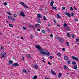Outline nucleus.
Segmentation results:
<instances>
[{
  "mask_svg": "<svg viewBox=\"0 0 79 79\" xmlns=\"http://www.w3.org/2000/svg\"><path fill=\"white\" fill-rule=\"evenodd\" d=\"M21 39L22 40H24V38L23 37H21Z\"/></svg>",
  "mask_w": 79,
  "mask_h": 79,
  "instance_id": "obj_62",
  "label": "nucleus"
},
{
  "mask_svg": "<svg viewBox=\"0 0 79 79\" xmlns=\"http://www.w3.org/2000/svg\"><path fill=\"white\" fill-rule=\"evenodd\" d=\"M48 64H49V65H52V64H51V63H50V62H48Z\"/></svg>",
  "mask_w": 79,
  "mask_h": 79,
  "instance_id": "obj_52",
  "label": "nucleus"
},
{
  "mask_svg": "<svg viewBox=\"0 0 79 79\" xmlns=\"http://www.w3.org/2000/svg\"><path fill=\"white\" fill-rule=\"evenodd\" d=\"M70 9L72 11H73L74 10V9L73 8V7H70Z\"/></svg>",
  "mask_w": 79,
  "mask_h": 79,
  "instance_id": "obj_33",
  "label": "nucleus"
},
{
  "mask_svg": "<svg viewBox=\"0 0 79 79\" xmlns=\"http://www.w3.org/2000/svg\"><path fill=\"white\" fill-rule=\"evenodd\" d=\"M44 79H49V78L48 77H45Z\"/></svg>",
  "mask_w": 79,
  "mask_h": 79,
  "instance_id": "obj_61",
  "label": "nucleus"
},
{
  "mask_svg": "<svg viewBox=\"0 0 79 79\" xmlns=\"http://www.w3.org/2000/svg\"><path fill=\"white\" fill-rule=\"evenodd\" d=\"M29 27H31V28H34V25L30 24L29 25Z\"/></svg>",
  "mask_w": 79,
  "mask_h": 79,
  "instance_id": "obj_16",
  "label": "nucleus"
},
{
  "mask_svg": "<svg viewBox=\"0 0 79 79\" xmlns=\"http://www.w3.org/2000/svg\"><path fill=\"white\" fill-rule=\"evenodd\" d=\"M62 50H63V51H65V48H63Z\"/></svg>",
  "mask_w": 79,
  "mask_h": 79,
  "instance_id": "obj_57",
  "label": "nucleus"
},
{
  "mask_svg": "<svg viewBox=\"0 0 79 79\" xmlns=\"http://www.w3.org/2000/svg\"><path fill=\"white\" fill-rule=\"evenodd\" d=\"M72 58L73 60H75L76 61H79V59L77 57H75L74 56H72Z\"/></svg>",
  "mask_w": 79,
  "mask_h": 79,
  "instance_id": "obj_4",
  "label": "nucleus"
},
{
  "mask_svg": "<svg viewBox=\"0 0 79 79\" xmlns=\"http://www.w3.org/2000/svg\"><path fill=\"white\" fill-rule=\"evenodd\" d=\"M37 31H39V32H40V29H37Z\"/></svg>",
  "mask_w": 79,
  "mask_h": 79,
  "instance_id": "obj_54",
  "label": "nucleus"
},
{
  "mask_svg": "<svg viewBox=\"0 0 79 79\" xmlns=\"http://www.w3.org/2000/svg\"><path fill=\"white\" fill-rule=\"evenodd\" d=\"M67 63L68 64H70L71 63L70 60H68L67 61Z\"/></svg>",
  "mask_w": 79,
  "mask_h": 79,
  "instance_id": "obj_25",
  "label": "nucleus"
},
{
  "mask_svg": "<svg viewBox=\"0 0 79 79\" xmlns=\"http://www.w3.org/2000/svg\"><path fill=\"white\" fill-rule=\"evenodd\" d=\"M75 20L76 21H78V19H75Z\"/></svg>",
  "mask_w": 79,
  "mask_h": 79,
  "instance_id": "obj_56",
  "label": "nucleus"
},
{
  "mask_svg": "<svg viewBox=\"0 0 79 79\" xmlns=\"http://www.w3.org/2000/svg\"><path fill=\"white\" fill-rule=\"evenodd\" d=\"M40 26V25L39 24H36V27H39Z\"/></svg>",
  "mask_w": 79,
  "mask_h": 79,
  "instance_id": "obj_20",
  "label": "nucleus"
},
{
  "mask_svg": "<svg viewBox=\"0 0 79 79\" xmlns=\"http://www.w3.org/2000/svg\"><path fill=\"white\" fill-rule=\"evenodd\" d=\"M77 65L76 64L75 66L73 67V69H77Z\"/></svg>",
  "mask_w": 79,
  "mask_h": 79,
  "instance_id": "obj_18",
  "label": "nucleus"
},
{
  "mask_svg": "<svg viewBox=\"0 0 79 79\" xmlns=\"http://www.w3.org/2000/svg\"><path fill=\"white\" fill-rule=\"evenodd\" d=\"M72 63L73 65H75V64H76V62H75L74 61H73Z\"/></svg>",
  "mask_w": 79,
  "mask_h": 79,
  "instance_id": "obj_15",
  "label": "nucleus"
},
{
  "mask_svg": "<svg viewBox=\"0 0 79 79\" xmlns=\"http://www.w3.org/2000/svg\"><path fill=\"white\" fill-rule=\"evenodd\" d=\"M4 5H5V6L7 5V3L6 2H5L4 4Z\"/></svg>",
  "mask_w": 79,
  "mask_h": 79,
  "instance_id": "obj_47",
  "label": "nucleus"
},
{
  "mask_svg": "<svg viewBox=\"0 0 79 79\" xmlns=\"http://www.w3.org/2000/svg\"><path fill=\"white\" fill-rule=\"evenodd\" d=\"M57 18H58V19H59V18H60V16L58 14H57Z\"/></svg>",
  "mask_w": 79,
  "mask_h": 79,
  "instance_id": "obj_38",
  "label": "nucleus"
},
{
  "mask_svg": "<svg viewBox=\"0 0 79 79\" xmlns=\"http://www.w3.org/2000/svg\"><path fill=\"white\" fill-rule=\"evenodd\" d=\"M7 13L8 15H11V14L10 13V12H7Z\"/></svg>",
  "mask_w": 79,
  "mask_h": 79,
  "instance_id": "obj_32",
  "label": "nucleus"
},
{
  "mask_svg": "<svg viewBox=\"0 0 79 79\" xmlns=\"http://www.w3.org/2000/svg\"><path fill=\"white\" fill-rule=\"evenodd\" d=\"M47 31H48V32H50V30L49 29H48L47 30Z\"/></svg>",
  "mask_w": 79,
  "mask_h": 79,
  "instance_id": "obj_60",
  "label": "nucleus"
},
{
  "mask_svg": "<svg viewBox=\"0 0 79 79\" xmlns=\"http://www.w3.org/2000/svg\"><path fill=\"white\" fill-rule=\"evenodd\" d=\"M71 36L72 38H74V37H75V36H74V35L73 34H71Z\"/></svg>",
  "mask_w": 79,
  "mask_h": 79,
  "instance_id": "obj_34",
  "label": "nucleus"
},
{
  "mask_svg": "<svg viewBox=\"0 0 79 79\" xmlns=\"http://www.w3.org/2000/svg\"><path fill=\"white\" fill-rule=\"evenodd\" d=\"M53 21H54V22L55 23H56V22L55 21V20H53Z\"/></svg>",
  "mask_w": 79,
  "mask_h": 79,
  "instance_id": "obj_63",
  "label": "nucleus"
},
{
  "mask_svg": "<svg viewBox=\"0 0 79 79\" xmlns=\"http://www.w3.org/2000/svg\"><path fill=\"white\" fill-rule=\"evenodd\" d=\"M57 26H58V27H60V26L59 25H57Z\"/></svg>",
  "mask_w": 79,
  "mask_h": 79,
  "instance_id": "obj_64",
  "label": "nucleus"
},
{
  "mask_svg": "<svg viewBox=\"0 0 79 79\" xmlns=\"http://www.w3.org/2000/svg\"><path fill=\"white\" fill-rule=\"evenodd\" d=\"M37 22L38 23H40V19H37Z\"/></svg>",
  "mask_w": 79,
  "mask_h": 79,
  "instance_id": "obj_21",
  "label": "nucleus"
},
{
  "mask_svg": "<svg viewBox=\"0 0 79 79\" xmlns=\"http://www.w3.org/2000/svg\"><path fill=\"white\" fill-rule=\"evenodd\" d=\"M6 53L4 52H2L1 53V56L2 58H6Z\"/></svg>",
  "mask_w": 79,
  "mask_h": 79,
  "instance_id": "obj_2",
  "label": "nucleus"
},
{
  "mask_svg": "<svg viewBox=\"0 0 79 79\" xmlns=\"http://www.w3.org/2000/svg\"><path fill=\"white\" fill-rule=\"evenodd\" d=\"M50 36L51 37H53V35L52 34H51L50 35Z\"/></svg>",
  "mask_w": 79,
  "mask_h": 79,
  "instance_id": "obj_53",
  "label": "nucleus"
},
{
  "mask_svg": "<svg viewBox=\"0 0 79 79\" xmlns=\"http://www.w3.org/2000/svg\"><path fill=\"white\" fill-rule=\"evenodd\" d=\"M65 7H63L62 8V9L63 10H65Z\"/></svg>",
  "mask_w": 79,
  "mask_h": 79,
  "instance_id": "obj_50",
  "label": "nucleus"
},
{
  "mask_svg": "<svg viewBox=\"0 0 79 79\" xmlns=\"http://www.w3.org/2000/svg\"><path fill=\"white\" fill-rule=\"evenodd\" d=\"M53 75H54V76H56V73H52Z\"/></svg>",
  "mask_w": 79,
  "mask_h": 79,
  "instance_id": "obj_49",
  "label": "nucleus"
},
{
  "mask_svg": "<svg viewBox=\"0 0 79 79\" xmlns=\"http://www.w3.org/2000/svg\"><path fill=\"white\" fill-rule=\"evenodd\" d=\"M27 58H31V56L29 54H28L27 55Z\"/></svg>",
  "mask_w": 79,
  "mask_h": 79,
  "instance_id": "obj_24",
  "label": "nucleus"
},
{
  "mask_svg": "<svg viewBox=\"0 0 79 79\" xmlns=\"http://www.w3.org/2000/svg\"><path fill=\"white\" fill-rule=\"evenodd\" d=\"M23 73H26V70H25V69H24L23 70Z\"/></svg>",
  "mask_w": 79,
  "mask_h": 79,
  "instance_id": "obj_41",
  "label": "nucleus"
},
{
  "mask_svg": "<svg viewBox=\"0 0 79 79\" xmlns=\"http://www.w3.org/2000/svg\"><path fill=\"white\" fill-rule=\"evenodd\" d=\"M20 4L22 5V6H24L26 8H29V6H27L24 3H23V2H20Z\"/></svg>",
  "mask_w": 79,
  "mask_h": 79,
  "instance_id": "obj_3",
  "label": "nucleus"
},
{
  "mask_svg": "<svg viewBox=\"0 0 79 79\" xmlns=\"http://www.w3.org/2000/svg\"><path fill=\"white\" fill-rule=\"evenodd\" d=\"M52 8L53 9V10H57V9H56V8L55 7H54L53 6H52Z\"/></svg>",
  "mask_w": 79,
  "mask_h": 79,
  "instance_id": "obj_17",
  "label": "nucleus"
},
{
  "mask_svg": "<svg viewBox=\"0 0 79 79\" xmlns=\"http://www.w3.org/2000/svg\"><path fill=\"white\" fill-rule=\"evenodd\" d=\"M67 26H68V25H67V24L64 23V26L65 27H67Z\"/></svg>",
  "mask_w": 79,
  "mask_h": 79,
  "instance_id": "obj_26",
  "label": "nucleus"
},
{
  "mask_svg": "<svg viewBox=\"0 0 79 79\" xmlns=\"http://www.w3.org/2000/svg\"><path fill=\"white\" fill-rule=\"evenodd\" d=\"M76 42H79V39H77L76 40Z\"/></svg>",
  "mask_w": 79,
  "mask_h": 79,
  "instance_id": "obj_44",
  "label": "nucleus"
},
{
  "mask_svg": "<svg viewBox=\"0 0 79 79\" xmlns=\"http://www.w3.org/2000/svg\"><path fill=\"white\" fill-rule=\"evenodd\" d=\"M59 41L60 42H64V40L62 39H61L59 40Z\"/></svg>",
  "mask_w": 79,
  "mask_h": 79,
  "instance_id": "obj_22",
  "label": "nucleus"
},
{
  "mask_svg": "<svg viewBox=\"0 0 79 79\" xmlns=\"http://www.w3.org/2000/svg\"><path fill=\"white\" fill-rule=\"evenodd\" d=\"M57 55L59 56H61V54H60V53H58Z\"/></svg>",
  "mask_w": 79,
  "mask_h": 79,
  "instance_id": "obj_31",
  "label": "nucleus"
},
{
  "mask_svg": "<svg viewBox=\"0 0 79 79\" xmlns=\"http://www.w3.org/2000/svg\"><path fill=\"white\" fill-rule=\"evenodd\" d=\"M54 3V2L53 1H52L51 2L50 5L51 6H53V4Z\"/></svg>",
  "mask_w": 79,
  "mask_h": 79,
  "instance_id": "obj_14",
  "label": "nucleus"
},
{
  "mask_svg": "<svg viewBox=\"0 0 79 79\" xmlns=\"http://www.w3.org/2000/svg\"><path fill=\"white\" fill-rule=\"evenodd\" d=\"M37 17L39 18H42V15L40 14H37Z\"/></svg>",
  "mask_w": 79,
  "mask_h": 79,
  "instance_id": "obj_6",
  "label": "nucleus"
},
{
  "mask_svg": "<svg viewBox=\"0 0 79 79\" xmlns=\"http://www.w3.org/2000/svg\"><path fill=\"white\" fill-rule=\"evenodd\" d=\"M1 50H5V48H4V47L3 46H2L1 48Z\"/></svg>",
  "mask_w": 79,
  "mask_h": 79,
  "instance_id": "obj_30",
  "label": "nucleus"
},
{
  "mask_svg": "<svg viewBox=\"0 0 79 79\" xmlns=\"http://www.w3.org/2000/svg\"><path fill=\"white\" fill-rule=\"evenodd\" d=\"M48 26H52V24L49 23L48 24Z\"/></svg>",
  "mask_w": 79,
  "mask_h": 79,
  "instance_id": "obj_43",
  "label": "nucleus"
},
{
  "mask_svg": "<svg viewBox=\"0 0 79 79\" xmlns=\"http://www.w3.org/2000/svg\"><path fill=\"white\" fill-rule=\"evenodd\" d=\"M33 66L36 69H37L38 68V66H37V65H34Z\"/></svg>",
  "mask_w": 79,
  "mask_h": 79,
  "instance_id": "obj_19",
  "label": "nucleus"
},
{
  "mask_svg": "<svg viewBox=\"0 0 79 79\" xmlns=\"http://www.w3.org/2000/svg\"><path fill=\"white\" fill-rule=\"evenodd\" d=\"M20 15L23 17H25V14H24V13L23 12H22L20 13Z\"/></svg>",
  "mask_w": 79,
  "mask_h": 79,
  "instance_id": "obj_5",
  "label": "nucleus"
},
{
  "mask_svg": "<svg viewBox=\"0 0 79 79\" xmlns=\"http://www.w3.org/2000/svg\"><path fill=\"white\" fill-rule=\"evenodd\" d=\"M67 35L68 37H70V34L69 33H67Z\"/></svg>",
  "mask_w": 79,
  "mask_h": 79,
  "instance_id": "obj_37",
  "label": "nucleus"
},
{
  "mask_svg": "<svg viewBox=\"0 0 79 79\" xmlns=\"http://www.w3.org/2000/svg\"><path fill=\"white\" fill-rule=\"evenodd\" d=\"M61 75H62V74L61 73H59L58 75V78H60V77H61Z\"/></svg>",
  "mask_w": 79,
  "mask_h": 79,
  "instance_id": "obj_11",
  "label": "nucleus"
},
{
  "mask_svg": "<svg viewBox=\"0 0 79 79\" xmlns=\"http://www.w3.org/2000/svg\"><path fill=\"white\" fill-rule=\"evenodd\" d=\"M42 32L43 33H45V30H42Z\"/></svg>",
  "mask_w": 79,
  "mask_h": 79,
  "instance_id": "obj_35",
  "label": "nucleus"
},
{
  "mask_svg": "<svg viewBox=\"0 0 79 79\" xmlns=\"http://www.w3.org/2000/svg\"><path fill=\"white\" fill-rule=\"evenodd\" d=\"M12 17H11V16H8V18H9V19H11L12 18Z\"/></svg>",
  "mask_w": 79,
  "mask_h": 79,
  "instance_id": "obj_39",
  "label": "nucleus"
},
{
  "mask_svg": "<svg viewBox=\"0 0 79 79\" xmlns=\"http://www.w3.org/2000/svg\"><path fill=\"white\" fill-rule=\"evenodd\" d=\"M65 15H67L68 16V17H71V15L69 13H68V12H66L64 13Z\"/></svg>",
  "mask_w": 79,
  "mask_h": 79,
  "instance_id": "obj_7",
  "label": "nucleus"
},
{
  "mask_svg": "<svg viewBox=\"0 0 79 79\" xmlns=\"http://www.w3.org/2000/svg\"><path fill=\"white\" fill-rule=\"evenodd\" d=\"M23 28L24 30H26V28L25 27H23Z\"/></svg>",
  "mask_w": 79,
  "mask_h": 79,
  "instance_id": "obj_51",
  "label": "nucleus"
},
{
  "mask_svg": "<svg viewBox=\"0 0 79 79\" xmlns=\"http://www.w3.org/2000/svg\"><path fill=\"white\" fill-rule=\"evenodd\" d=\"M46 52H47V53L45 52L44 55H47V56H49L50 55V52H48V51H47Z\"/></svg>",
  "mask_w": 79,
  "mask_h": 79,
  "instance_id": "obj_9",
  "label": "nucleus"
},
{
  "mask_svg": "<svg viewBox=\"0 0 79 79\" xmlns=\"http://www.w3.org/2000/svg\"><path fill=\"white\" fill-rule=\"evenodd\" d=\"M19 64L18 63H15L14 64H12V66L13 67H14V66H18Z\"/></svg>",
  "mask_w": 79,
  "mask_h": 79,
  "instance_id": "obj_8",
  "label": "nucleus"
},
{
  "mask_svg": "<svg viewBox=\"0 0 79 79\" xmlns=\"http://www.w3.org/2000/svg\"><path fill=\"white\" fill-rule=\"evenodd\" d=\"M9 26H10V27H13V25L11 24H9Z\"/></svg>",
  "mask_w": 79,
  "mask_h": 79,
  "instance_id": "obj_28",
  "label": "nucleus"
},
{
  "mask_svg": "<svg viewBox=\"0 0 79 79\" xmlns=\"http://www.w3.org/2000/svg\"><path fill=\"white\" fill-rule=\"evenodd\" d=\"M10 19L11 20V21H16L15 19L13 17H12V18Z\"/></svg>",
  "mask_w": 79,
  "mask_h": 79,
  "instance_id": "obj_23",
  "label": "nucleus"
},
{
  "mask_svg": "<svg viewBox=\"0 0 79 79\" xmlns=\"http://www.w3.org/2000/svg\"><path fill=\"white\" fill-rule=\"evenodd\" d=\"M64 59L66 60H68V57L66 56H64Z\"/></svg>",
  "mask_w": 79,
  "mask_h": 79,
  "instance_id": "obj_12",
  "label": "nucleus"
},
{
  "mask_svg": "<svg viewBox=\"0 0 79 79\" xmlns=\"http://www.w3.org/2000/svg\"><path fill=\"white\" fill-rule=\"evenodd\" d=\"M37 78V76H35L33 77V78H32V79H36Z\"/></svg>",
  "mask_w": 79,
  "mask_h": 79,
  "instance_id": "obj_29",
  "label": "nucleus"
},
{
  "mask_svg": "<svg viewBox=\"0 0 79 79\" xmlns=\"http://www.w3.org/2000/svg\"><path fill=\"white\" fill-rule=\"evenodd\" d=\"M43 19L45 21H46L47 20V18H46V17L44 16H43Z\"/></svg>",
  "mask_w": 79,
  "mask_h": 79,
  "instance_id": "obj_27",
  "label": "nucleus"
},
{
  "mask_svg": "<svg viewBox=\"0 0 79 79\" xmlns=\"http://www.w3.org/2000/svg\"><path fill=\"white\" fill-rule=\"evenodd\" d=\"M64 69H69V68H68V66H66V65H64Z\"/></svg>",
  "mask_w": 79,
  "mask_h": 79,
  "instance_id": "obj_13",
  "label": "nucleus"
},
{
  "mask_svg": "<svg viewBox=\"0 0 79 79\" xmlns=\"http://www.w3.org/2000/svg\"><path fill=\"white\" fill-rule=\"evenodd\" d=\"M74 8L75 10H77V8H76V7L74 6Z\"/></svg>",
  "mask_w": 79,
  "mask_h": 79,
  "instance_id": "obj_59",
  "label": "nucleus"
},
{
  "mask_svg": "<svg viewBox=\"0 0 79 79\" xmlns=\"http://www.w3.org/2000/svg\"><path fill=\"white\" fill-rule=\"evenodd\" d=\"M51 73H52V74L54 73V71L53 70H52L51 71Z\"/></svg>",
  "mask_w": 79,
  "mask_h": 79,
  "instance_id": "obj_48",
  "label": "nucleus"
},
{
  "mask_svg": "<svg viewBox=\"0 0 79 79\" xmlns=\"http://www.w3.org/2000/svg\"><path fill=\"white\" fill-rule=\"evenodd\" d=\"M17 16V15H16V14H14L13 15V16L14 17H15V18H16V16Z\"/></svg>",
  "mask_w": 79,
  "mask_h": 79,
  "instance_id": "obj_40",
  "label": "nucleus"
},
{
  "mask_svg": "<svg viewBox=\"0 0 79 79\" xmlns=\"http://www.w3.org/2000/svg\"><path fill=\"white\" fill-rule=\"evenodd\" d=\"M49 58H50V59H52V58H53V56H49Z\"/></svg>",
  "mask_w": 79,
  "mask_h": 79,
  "instance_id": "obj_45",
  "label": "nucleus"
},
{
  "mask_svg": "<svg viewBox=\"0 0 79 79\" xmlns=\"http://www.w3.org/2000/svg\"><path fill=\"white\" fill-rule=\"evenodd\" d=\"M35 47L39 50L41 52H40V55H44V54L47 52V50L44 49H42V48L40 46H35Z\"/></svg>",
  "mask_w": 79,
  "mask_h": 79,
  "instance_id": "obj_1",
  "label": "nucleus"
},
{
  "mask_svg": "<svg viewBox=\"0 0 79 79\" xmlns=\"http://www.w3.org/2000/svg\"><path fill=\"white\" fill-rule=\"evenodd\" d=\"M71 16H74V13L73 12L71 14Z\"/></svg>",
  "mask_w": 79,
  "mask_h": 79,
  "instance_id": "obj_42",
  "label": "nucleus"
},
{
  "mask_svg": "<svg viewBox=\"0 0 79 79\" xmlns=\"http://www.w3.org/2000/svg\"><path fill=\"white\" fill-rule=\"evenodd\" d=\"M66 28L67 29H68V30H69V31L70 30V28L69 27H67Z\"/></svg>",
  "mask_w": 79,
  "mask_h": 79,
  "instance_id": "obj_46",
  "label": "nucleus"
},
{
  "mask_svg": "<svg viewBox=\"0 0 79 79\" xmlns=\"http://www.w3.org/2000/svg\"><path fill=\"white\" fill-rule=\"evenodd\" d=\"M24 57H23V58L21 59V60L23 61L24 60Z\"/></svg>",
  "mask_w": 79,
  "mask_h": 79,
  "instance_id": "obj_55",
  "label": "nucleus"
},
{
  "mask_svg": "<svg viewBox=\"0 0 79 79\" xmlns=\"http://www.w3.org/2000/svg\"><path fill=\"white\" fill-rule=\"evenodd\" d=\"M13 61L11 60H10L9 61V64H13Z\"/></svg>",
  "mask_w": 79,
  "mask_h": 79,
  "instance_id": "obj_10",
  "label": "nucleus"
},
{
  "mask_svg": "<svg viewBox=\"0 0 79 79\" xmlns=\"http://www.w3.org/2000/svg\"><path fill=\"white\" fill-rule=\"evenodd\" d=\"M42 61L43 62V63H45V61H44V60H42Z\"/></svg>",
  "mask_w": 79,
  "mask_h": 79,
  "instance_id": "obj_58",
  "label": "nucleus"
},
{
  "mask_svg": "<svg viewBox=\"0 0 79 79\" xmlns=\"http://www.w3.org/2000/svg\"><path fill=\"white\" fill-rule=\"evenodd\" d=\"M66 44L67 45V46H69V42H67Z\"/></svg>",
  "mask_w": 79,
  "mask_h": 79,
  "instance_id": "obj_36",
  "label": "nucleus"
}]
</instances>
